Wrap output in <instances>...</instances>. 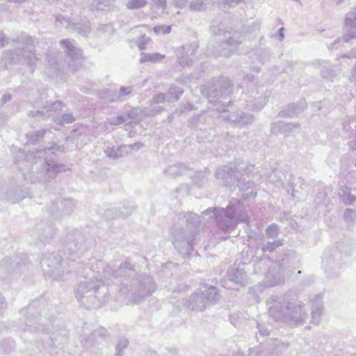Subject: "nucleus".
Wrapping results in <instances>:
<instances>
[{
	"instance_id": "f257e3e1",
	"label": "nucleus",
	"mask_w": 356,
	"mask_h": 356,
	"mask_svg": "<svg viewBox=\"0 0 356 356\" xmlns=\"http://www.w3.org/2000/svg\"><path fill=\"white\" fill-rule=\"evenodd\" d=\"M146 4L145 0H132L129 3L130 8H138L144 6Z\"/></svg>"
},
{
	"instance_id": "f03ea898",
	"label": "nucleus",
	"mask_w": 356,
	"mask_h": 356,
	"mask_svg": "<svg viewBox=\"0 0 356 356\" xmlns=\"http://www.w3.org/2000/svg\"><path fill=\"white\" fill-rule=\"evenodd\" d=\"M164 58L163 55L158 53L152 54L149 56V60L151 61H159Z\"/></svg>"
}]
</instances>
